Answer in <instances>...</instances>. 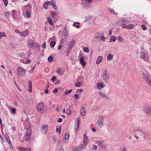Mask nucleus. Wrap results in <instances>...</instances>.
Listing matches in <instances>:
<instances>
[{
  "instance_id": "nucleus-1",
  "label": "nucleus",
  "mask_w": 151,
  "mask_h": 151,
  "mask_svg": "<svg viewBox=\"0 0 151 151\" xmlns=\"http://www.w3.org/2000/svg\"><path fill=\"white\" fill-rule=\"evenodd\" d=\"M134 129L133 132L135 134L134 136L137 139H139L140 137L143 135L145 138L146 136H147V133H145V130L142 128L135 127Z\"/></svg>"
},
{
  "instance_id": "nucleus-2",
  "label": "nucleus",
  "mask_w": 151,
  "mask_h": 151,
  "mask_svg": "<svg viewBox=\"0 0 151 151\" xmlns=\"http://www.w3.org/2000/svg\"><path fill=\"white\" fill-rule=\"evenodd\" d=\"M93 37L97 41L101 40L105 42L106 40V38L104 36V33L101 32L96 33L93 36Z\"/></svg>"
},
{
  "instance_id": "nucleus-3",
  "label": "nucleus",
  "mask_w": 151,
  "mask_h": 151,
  "mask_svg": "<svg viewBox=\"0 0 151 151\" xmlns=\"http://www.w3.org/2000/svg\"><path fill=\"white\" fill-rule=\"evenodd\" d=\"M104 116L103 115H100L98 119L97 122L95 124L98 128H100L103 125L104 122Z\"/></svg>"
},
{
  "instance_id": "nucleus-4",
  "label": "nucleus",
  "mask_w": 151,
  "mask_h": 151,
  "mask_svg": "<svg viewBox=\"0 0 151 151\" xmlns=\"http://www.w3.org/2000/svg\"><path fill=\"white\" fill-rule=\"evenodd\" d=\"M91 1L92 0H81V4L83 8L88 9L90 6Z\"/></svg>"
},
{
  "instance_id": "nucleus-5",
  "label": "nucleus",
  "mask_w": 151,
  "mask_h": 151,
  "mask_svg": "<svg viewBox=\"0 0 151 151\" xmlns=\"http://www.w3.org/2000/svg\"><path fill=\"white\" fill-rule=\"evenodd\" d=\"M102 78L103 80L106 83H107L109 82V76L106 70H104Z\"/></svg>"
},
{
  "instance_id": "nucleus-6",
  "label": "nucleus",
  "mask_w": 151,
  "mask_h": 151,
  "mask_svg": "<svg viewBox=\"0 0 151 151\" xmlns=\"http://www.w3.org/2000/svg\"><path fill=\"white\" fill-rule=\"evenodd\" d=\"M142 76L143 80L151 87V81L149 79V76L145 73H142Z\"/></svg>"
},
{
  "instance_id": "nucleus-7",
  "label": "nucleus",
  "mask_w": 151,
  "mask_h": 151,
  "mask_svg": "<svg viewBox=\"0 0 151 151\" xmlns=\"http://www.w3.org/2000/svg\"><path fill=\"white\" fill-rule=\"evenodd\" d=\"M17 74L21 76H24L26 74V70L21 67H19L17 69Z\"/></svg>"
},
{
  "instance_id": "nucleus-8",
  "label": "nucleus",
  "mask_w": 151,
  "mask_h": 151,
  "mask_svg": "<svg viewBox=\"0 0 151 151\" xmlns=\"http://www.w3.org/2000/svg\"><path fill=\"white\" fill-rule=\"evenodd\" d=\"M44 104L42 102L39 103L37 106V111L41 113H42L44 111Z\"/></svg>"
},
{
  "instance_id": "nucleus-9",
  "label": "nucleus",
  "mask_w": 151,
  "mask_h": 151,
  "mask_svg": "<svg viewBox=\"0 0 151 151\" xmlns=\"http://www.w3.org/2000/svg\"><path fill=\"white\" fill-rule=\"evenodd\" d=\"M96 142L99 147L102 148L106 149L107 147V145L103 141H97Z\"/></svg>"
},
{
  "instance_id": "nucleus-10",
  "label": "nucleus",
  "mask_w": 151,
  "mask_h": 151,
  "mask_svg": "<svg viewBox=\"0 0 151 151\" xmlns=\"http://www.w3.org/2000/svg\"><path fill=\"white\" fill-rule=\"evenodd\" d=\"M83 141L82 144L81 145V147L82 148H84L88 144V139L87 137L86 136L85 133L83 135Z\"/></svg>"
},
{
  "instance_id": "nucleus-11",
  "label": "nucleus",
  "mask_w": 151,
  "mask_h": 151,
  "mask_svg": "<svg viewBox=\"0 0 151 151\" xmlns=\"http://www.w3.org/2000/svg\"><path fill=\"white\" fill-rule=\"evenodd\" d=\"M143 111L146 115H151V107H145L143 108Z\"/></svg>"
},
{
  "instance_id": "nucleus-12",
  "label": "nucleus",
  "mask_w": 151,
  "mask_h": 151,
  "mask_svg": "<svg viewBox=\"0 0 151 151\" xmlns=\"http://www.w3.org/2000/svg\"><path fill=\"white\" fill-rule=\"evenodd\" d=\"M31 134V129L29 128L27 129L26 134L25 137V140L27 141H28L30 139Z\"/></svg>"
},
{
  "instance_id": "nucleus-13",
  "label": "nucleus",
  "mask_w": 151,
  "mask_h": 151,
  "mask_svg": "<svg viewBox=\"0 0 151 151\" xmlns=\"http://www.w3.org/2000/svg\"><path fill=\"white\" fill-rule=\"evenodd\" d=\"M122 27V28L128 29H132L134 28V26L132 24H129L128 25H127L125 24H122L121 25Z\"/></svg>"
},
{
  "instance_id": "nucleus-14",
  "label": "nucleus",
  "mask_w": 151,
  "mask_h": 151,
  "mask_svg": "<svg viewBox=\"0 0 151 151\" xmlns=\"http://www.w3.org/2000/svg\"><path fill=\"white\" fill-rule=\"evenodd\" d=\"M48 126L46 124H44L41 127V131L43 133H46L47 132Z\"/></svg>"
},
{
  "instance_id": "nucleus-15",
  "label": "nucleus",
  "mask_w": 151,
  "mask_h": 151,
  "mask_svg": "<svg viewBox=\"0 0 151 151\" xmlns=\"http://www.w3.org/2000/svg\"><path fill=\"white\" fill-rule=\"evenodd\" d=\"M28 46L31 48H33L34 45H35L36 42H35L34 40L32 39L29 40L28 42Z\"/></svg>"
},
{
  "instance_id": "nucleus-16",
  "label": "nucleus",
  "mask_w": 151,
  "mask_h": 151,
  "mask_svg": "<svg viewBox=\"0 0 151 151\" xmlns=\"http://www.w3.org/2000/svg\"><path fill=\"white\" fill-rule=\"evenodd\" d=\"M69 137L70 134H69L67 133L65 134L64 136L63 140V142L64 143H66L68 141Z\"/></svg>"
},
{
  "instance_id": "nucleus-17",
  "label": "nucleus",
  "mask_w": 151,
  "mask_h": 151,
  "mask_svg": "<svg viewBox=\"0 0 151 151\" xmlns=\"http://www.w3.org/2000/svg\"><path fill=\"white\" fill-rule=\"evenodd\" d=\"M86 114V109L85 107H82L81 110L80 114L82 116H84Z\"/></svg>"
},
{
  "instance_id": "nucleus-18",
  "label": "nucleus",
  "mask_w": 151,
  "mask_h": 151,
  "mask_svg": "<svg viewBox=\"0 0 151 151\" xmlns=\"http://www.w3.org/2000/svg\"><path fill=\"white\" fill-rule=\"evenodd\" d=\"M32 84L31 81L29 80L28 81V91L29 92L31 93L32 91Z\"/></svg>"
},
{
  "instance_id": "nucleus-19",
  "label": "nucleus",
  "mask_w": 151,
  "mask_h": 151,
  "mask_svg": "<svg viewBox=\"0 0 151 151\" xmlns=\"http://www.w3.org/2000/svg\"><path fill=\"white\" fill-rule=\"evenodd\" d=\"M79 62L83 66V67H84L86 63L84 60L83 57H82L80 58Z\"/></svg>"
},
{
  "instance_id": "nucleus-20",
  "label": "nucleus",
  "mask_w": 151,
  "mask_h": 151,
  "mask_svg": "<svg viewBox=\"0 0 151 151\" xmlns=\"http://www.w3.org/2000/svg\"><path fill=\"white\" fill-rule=\"evenodd\" d=\"M103 58L102 56H99L97 59L96 64H99L103 60Z\"/></svg>"
},
{
  "instance_id": "nucleus-21",
  "label": "nucleus",
  "mask_w": 151,
  "mask_h": 151,
  "mask_svg": "<svg viewBox=\"0 0 151 151\" xmlns=\"http://www.w3.org/2000/svg\"><path fill=\"white\" fill-rule=\"evenodd\" d=\"M140 55L141 58L143 59H145L146 57V55L145 53L144 52H140Z\"/></svg>"
},
{
  "instance_id": "nucleus-22",
  "label": "nucleus",
  "mask_w": 151,
  "mask_h": 151,
  "mask_svg": "<svg viewBox=\"0 0 151 151\" xmlns=\"http://www.w3.org/2000/svg\"><path fill=\"white\" fill-rule=\"evenodd\" d=\"M28 34V32L27 31H25L21 33V35L23 37H25Z\"/></svg>"
},
{
  "instance_id": "nucleus-23",
  "label": "nucleus",
  "mask_w": 151,
  "mask_h": 151,
  "mask_svg": "<svg viewBox=\"0 0 151 151\" xmlns=\"http://www.w3.org/2000/svg\"><path fill=\"white\" fill-rule=\"evenodd\" d=\"M113 55L111 54H109L107 56V60L108 61H110L112 59Z\"/></svg>"
},
{
  "instance_id": "nucleus-24",
  "label": "nucleus",
  "mask_w": 151,
  "mask_h": 151,
  "mask_svg": "<svg viewBox=\"0 0 151 151\" xmlns=\"http://www.w3.org/2000/svg\"><path fill=\"white\" fill-rule=\"evenodd\" d=\"M73 151H81V147L78 146L75 147Z\"/></svg>"
},
{
  "instance_id": "nucleus-25",
  "label": "nucleus",
  "mask_w": 151,
  "mask_h": 151,
  "mask_svg": "<svg viewBox=\"0 0 151 151\" xmlns=\"http://www.w3.org/2000/svg\"><path fill=\"white\" fill-rule=\"evenodd\" d=\"M97 86L98 88L101 89L103 87L104 84L102 83H98L97 84Z\"/></svg>"
},
{
  "instance_id": "nucleus-26",
  "label": "nucleus",
  "mask_w": 151,
  "mask_h": 151,
  "mask_svg": "<svg viewBox=\"0 0 151 151\" xmlns=\"http://www.w3.org/2000/svg\"><path fill=\"white\" fill-rule=\"evenodd\" d=\"M116 40V38L114 35L111 36L110 38V40L111 42H114Z\"/></svg>"
},
{
  "instance_id": "nucleus-27",
  "label": "nucleus",
  "mask_w": 151,
  "mask_h": 151,
  "mask_svg": "<svg viewBox=\"0 0 151 151\" xmlns=\"http://www.w3.org/2000/svg\"><path fill=\"white\" fill-rule=\"evenodd\" d=\"M71 50V47L69 46L68 50L66 53V55L68 56L70 54V52Z\"/></svg>"
},
{
  "instance_id": "nucleus-28",
  "label": "nucleus",
  "mask_w": 151,
  "mask_h": 151,
  "mask_svg": "<svg viewBox=\"0 0 151 151\" xmlns=\"http://www.w3.org/2000/svg\"><path fill=\"white\" fill-rule=\"evenodd\" d=\"M75 42V40H72L69 43V47H73L74 46Z\"/></svg>"
},
{
  "instance_id": "nucleus-29",
  "label": "nucleus",
  "mask_w": 151,
  "mask_h": 151,
  "mask_svg": "<svg viewBox=\"0 0 151 151\" xmlns=\"http://www.w3.org/2000/svg\"><path fill=\"white\" fill-rule=\"evenodd\" d=\"M56 42L55 41H51L50 43V47H53L55 45Z\"/></svg>"
},
{
  "instance_id": "nucleus-30",
  "label": "nucleus",
  "mask_w": 151,
  "mask_h": 151,
  "mask_svg": "<svg viewBox=\"0 0 151 151\" xmlns=\"http://www.w3.org/2000/svg\"><path fill=\"white\" fill-rule=\"evenodd\" d=\"M47 21L49 23L52 25H53L54 24L52 21L50 17H48L47 18Z\"/></svg>"
},
{
  "instance_id": "nucleus-31",
  "label": "nucleus",
  "mask_w": 151,
  "mask_h": 151,
  "mask_svg": "<svg viewBox=\"0 0 151 151\" xmlns=\"http://www.w3.org/2000/svg\"><path fill=\"white\" fill-rule=\"evenodd\" d=\"M80 23L79 22H75L73 23V25L74 26H76V28H78L79 27V24Z\"/></svg>"
},
{
  "instance_id": "nucleus-32",
  "label": "nucleus",
  "mask_w": 151,
  "mask_h": 151,
  "mask_svg": "<svg viewBox=\"0 0 151 151\" xmlns=\"http://www.w3.org/2000/svg\"><path fill=\"white\" fill-rule=\"evenodd\" d=\"M72 89H70L69 90H66L65 91L64 94L66 95H67L69 94L72 91Z\"/></svg>"
},
{
  "instance_id": "nucleus-33",
  "label": "nucleus",
  "mask_w": 151,
  "mask_h": 151,
  "mask_svg": "<svg viewBox=\"0 0 151 151\" xmlns=\"http://www.w3.org/2000/svg\"><path fill=\"white\" fill-rule=\"evenodd\" d=\"M79 124H75L74 126V129L76 132H77L79 128Z\"/></svg>"
},
{
  "instance_id": "nucleus-34",
  "label": "nucleus",
  "mask_w": 151,
  "mask_h": 151,
  "mask_svg": "<svg viewBox=\"0 0 151 151\" xmlns=\"http://www.w3.org/2000/svg\"><path fill=\"white\" fill-rule=\"evenodd\" d=\"M47 3H49V2H46L43 4V7L45 9H47L48 8V5L47 4Z\"/></svg>"
},
{
  "instance_id": "nucleus-35",
  "label": "nucleus",
  "mask_w": 151,
  "mask_h": 151,
  "mask_svg": "<svg viewBox=\"0 0 151 151\" xmlns=\"http://www.w3.org/2000/svg\"><path fill=\"white\" fill-rule=\"evenodd\" d=\"M16 12V11L14 10H13L11 12V14H12V17H13V18H15V19L16 18V17H15V16H14V14Z\"/></svg>"
},
{
  "instance_id": "nucleus-36",
  "label": "nucleus",
  "mask_w": 151,
  "mask_h": 151,
  "mask_svg": "<svg viewBox=\"0 0 151 151\" xmlns=\"http://www.w3.org/2000/svg\"><path fill=\"white\" fill-rule=\"evenodd\" d=\"M61 71V69L60 68H57L56 70V73L59 74L60 75L62 76V74H61L60 73V72Z\"/></svg>"
},
{
  "instance_id": "nucleus-37",
  "label": "nucleus",
  "mask_w": 151,
  "mask_h": 151,
  "mask_svg": "<svg viewBox=\"0 0 151 151\" xmlns=\"http://www.w3.org/2000/svg\"><path fill=\"white\" fill-rule=\"evenodd\" d=\"M57 15V13L56 12H53L51 15V17L52 18H54V17Z\"/></svg>"
},
{
  "instance_id": "nucleus-38",
  "label": "nucleus",
  "mask_w": 151,
  "mask_h": 151,
  "mask_svg": "<svg viewBox=\"0 0 151 151\" xmlns=\"http://www.w3.org/2000/svg\"><path fill=\"white\" fill-rule=\"evenodd\" d=\"M83 51L86 52H89V50L88 48L87 47H84L83 48Z\"/></svg>"
},
{
  "instance_id": "nucleus-39",
  "label": "nucleus",
  "mask_w": 151,
  "mask_h": 151,
  "mask_svg": "<svg viewBox=\"0 0 151 151\" xmlns=\"http://www.w3.org/2000/svg\"><path fill=\"white\" fill-rule=\"evenodd\" d=\"M3 37H6V36L4 32H0V39Z\"/></svg>"
},
{
  "instance_id": "nucleus-40",
  "label": "nucleus",
  "mask_w": 151,
  "mask_h": 151,
  "mask_svg": "<svg viewBox=\"0 0 151 151\" xmlns=\"http://www.w3.org/2000/svg\"><path fill=\"white\" fill-rule=\"evenodd\" d=\"M16 109L14 108H12L11 109V113L13 114H14L16 113Z\"/></svg>"
},
{
  "instance_id": "nucleus-41",
  "label": "nucleus",
  "mask_w": 151,
  "mask_h": 151,
  "mask_svg": "<svg viewBox=\"0 0 151 151\" xmlns=\"http://www.w3.org/2000/svg\"><path fill=\"white\" fill-rule=\"evenodd\" d=\"M81 83L80 82H77L75 84V86L77 87H79L81 85Z\"/></svg>"
},
{
  "instance_id": "nucleus-42",
  "label": "nucleus",
  "mask_w": 151,
  "mask_h": 151,
  "mask_svg": "<svg viewBox=\"0 0 151 151\" xmlns=\"http://www.w3.org/2000/svg\"><path fill=\"white\" fill-rule=\"evenodd\" d=\"M53 59V57L52 56H50L48 59V60L49 62H51L52 61Z\"/></svg>"
},
{
  "instance_id": "nucleus-43",
  "label": "nucleus",
  "mask_w": 151,
  "mask_h": 151,
  "mask_svg": "<svg viewBox=\"0 0 151 151\" xmlns=\"http://www.w3.org/2000/svg\"><path fill=\"white\" fill-rule=\"evenodd\" d=\"M5 15L7 18H8V17L10 15V12H5Z\"/></svg>"
},
{
  "instance_id": "nucleus-44",
  "label": "nucleus",
  "mask_w": 151,
  "mask_h": 151,
  "mask_svg": "<svg viewBox=\"0 0 151 151\" xmlns=\"http://www.w3.org/2000/svg\"><path fill=\"white\" fill-rule=\"evenodd\" d=\"M127 20L126 19H123L121 20V23L122 24L127 23Z\"/></svg>"
},
{
  "instance_id": "nucleus-45",
  "label": "nucleus",
  "mask_w": 151,
  "mask_h": 151,
  "mask_svg": "<svg viewBox=\"0 0 151 151\" xmlns=\"http://www.w3.org/2000/svg\"><path fill=\"white\" fill-rule=\"evenodd\" d=\"M18 149L20 151H23L24 147H17Z\"/></svg>"
},
{
  "instance_id": "nucleus-46",
  "label": "nucleus",
  "mask_w": 151,
  "mask_h": 151,
  "mask_svg": "<svg viewBox=\"0 0 151 151\" xmlns=\"http://www.w3.org/2000/svg\"><path fill=\"white\" fill-rule=\"evenodd\" d=\"M99 94L100 95L103 97H104L105 96V95L103 92H99Z\"/></svg>"
},
{
  "instance_id": "nucleus-47",
  "label": "nucleus",
  "mask_w": 151,
  "mask_h": 151,
  "mask_svg": "<svg viewBox=\"0 0 151 151\" xmlns=\"http://www.w3.org/2000/svg\"><path fill=\"white\" fill-rule=\"evenodd\" d=\"M23 151H31V149L29 148L24 147Z\"/></svg>"
},
{
  "instance_id": "nucleus-48",
  "label": "nucleus",
  "mask_w": 151,
  "mask_h": 151,
  "mask_svg": "<svg viewBox=\"0 0 151 151\" xmlns=\"http://www.w3.org/2000/svg\"><path fill=\"white\" fill-rule=\"evenodd\" d=\"M110 11L112 14H114L115 15H117V13H115L114 11L112 9H110Z\"/></svg>"
},
{
  "instance_id": "nucleus-49",
  "label": "nucleus",
  "mask_w": 151,
  "mask_h": 151,
  "mask_svg": "<svg viewBox=\"0 0 151 151\" xmlns=\"http://www.w3.org/2000/svg\"><path fill=\"white\" fill-rule=\"evenodd\" d=\"M26 15L28 17H30V12H28V11H26Z\"/></svg>"
},
{
  "instance_id": "nucleus-50",
  "label": "nucleus",
  "mask_w": 151,
  "mask_h": 151,
  "mask_svg": "<svg viewBox=\"0 0 151 151\" xmlns=\"http://www.w3.org/2000/svg\"><path fill=\"white\" fill-rule=\"evenodd\" d=\"M4 2V4L5 6H7L8 3V1L7 0H3Z\"/></svg>"
},
{
  "instance_id": "nucleus-51",
  "label": "nucleus",
  "mask_w": 151,
  "mask_h": 151,
  "mask_svg": "<svg viewBox=\"0 0 151 151\" xmlns=\"http://www.w3.org/2000/svg\"><path fill=\"white\" fill-rule=\"evenodd\" d=\"M52 7L55 10H57V8L55 4H52Z\"/></svg>"
},
{
  "instance_id": "nucleus-52",
  "label": "nucleus",
  "mask_w": 151,
  "mask_h": 151,
  "mask_svg": "<svg viewBox=\"0 0 151 151\" xmlns=\"http://www.w3.org/2000/svg\"><path fill=\"white\" fill-rule=\"evenodd\" d=\"M141 27L142 28V29L144 30H145L147 29V27H145V25L143 24L141 26Z\"/></svg>"
},
{
  "instance_id": "nucleus-53",
  "label": "nucleus",
  "mask_w": 151,
  "mask_h": 151,
  "mask_svg": "<svg viewBox=\"0 0 151 151\" xmlns=\"http://www.w3.org/2000/svg\"><path fill=\"white\" fill-rule=\"evenodd\" d=\"M118 40L119 41H122L123 40V38L121 36H119L117 37Z\"/></svg>"
},
{
  "instance_id": "nucleus-54",
  "label": "nucleus",
  "mask_w": 151,
  "mask_h": 151,
  "mask_svg": "<svg viewBox=\"0 0 151 151\" xmlns=\"http://www.w3.org/2000/svg\"><path fill=\"white\" fill-rule=\"evenodd\" d=\"M57 78L56 76H54L52 77L51 78V81L52 82H53Z\"/></svg>"
},
{
  "instance_id": "nucleus-55",
  "label": "nucleus",
  "mask_w": 151,
  "mask_h": 151,
  "mask_svg": "<svg viewBox=\"0 0 151 151\" xmlns=\"http://www.w3.org/2000/svg\"><path fill=\"white\" fill-rule=\"evenodd\" d=\"M77 123L76 124H79L80 121V119L79 117H77Z\"/></svg>"
},
{
  "instance_id": "nucleus-56",
  "label": "nucleus",
  "mask_w": 151,
  "mask_h": 151,
  "mask_svg": "<svg viewBox=\"0 0 151 151\" xmlns=\"http://www.w3.org/2000/svg\"><path fill=\"white\" fill-rule=\"evenodd\" d=\"M15 32H16V33H18L21 35V32H19L17 29H15Z\"/></svg>"
},
{
  "instance_id": "nucleus-57",
  "label": "nucleus",
  "mask_w": 151,
  "mask_h": 151,
  "mask_svg": "<svg viewBox=\"0 0 151 151\" xmlns=\"http://www.w3.org/2000/svg\"><path fill=\"white\" fill-rule=\"evenodd\" d=\"M6 140L7 142H8V143L9 144H10V143H11V141L9 139V138H6Z\"/></svg>"
},
{
  "instance_id": "nucleus-58",
  "label": "nucleus",
  "mask_w": 151,
  "mask_h": 151,
  "mask_svg": "<svg viewBox=\"0 0 151 151\" xmlns=\"http://www.w3.org/2000/svg\"><path fill=\"white\" fill-rule=\"evenodd\" d=\"M58 91V89L57 88H55L54 90L53 91V92L54 93H57Z\"/></svg>"
},
{
  "instance_id": "nucleus-59",
  "label": "nucleus",
  "mask_w": 151,
  "mask_h": 151,
  "mask_svg": "<svg viewBox=\"0 0 151 151\" xmlns=\"http://www.w3.org/2000/svg\"><path fill=\"white\" fill-rule=\"evenodd\" d=\"M10 45H11V47L13 48H15V45L13 43H11Z\"/></svg>"
},
{
  "instance_id": "nucleus-60",
  "label": "nucleus",
  "mask_w": 151,
  "mask_h": 151,
  "mask_svg": "<svg viewBox=\"0 0 151 151\" xmlns=\"http://www.w3.org/2000/svg\"><path fill=\"white\" fill-rule=\"evenodd\" d=\"M92 148L94 150H96L97 149V146L95 145H93Z\"/></svg>"
},
{
  "instance_id": "nucleus-61",
  "label": "nucleus",
  "mask_w": 151,
  "mask_h": 151,
  "mask_svg": "<svg viewBox=\"0 0 151 151\" xmlns=\"http://www.w3.org/2000/svg\"><path fill=\"white\" fill-rule=\"evenodd\" d=\"M66 33V27H65L64 29V30H63V33L64 34V33Z\"/></svg>"
},
{
  "instance_id": "nucleus-62",
  "label": "nucleus",
  "mask_w": 151,
  "mask_h": 151,
  "mask_svg": "<svg viewBox=\"0 0 151 151\" xmlns=\"http://www.w3.org/2000/svg\"><path fill=\"white\" fill-rule=\"evenodd\" d=\"M121 151H127V149L126 147H124L121 150Z\"/></svg>"
},
{
  "instance_id": "nucleus-63",
  "label": "nucleus",
  "mask_w": 151,
  "mask_h": 151,
  "mask_svg": "<svg viewBox=\"0 0 151 151\" xmlns=\"http://www.w3.org/2000/svg\"><path fill=\"white\" fill-rule=\"evenodd\" d=\"M64 36L67 39L69 37L68 34L67 33H66V34L64 35Z\"/></svg>"
},
{
  "instance_id": "nucleus-64",
  "label": "nucleus",
  "mask_w": 151,
  "mask_h": 151,
  "mask_svg": "<svg viewBox=\"0 0 151 151\" xmlns=\"http://www.w3.org/2000/svg\"><path fill=\"white\" fill-rule=\"evenodd\" d=\"M74 97L76 99H78V94H76L74 95Z\"/></svg>"
}]
</instances>
